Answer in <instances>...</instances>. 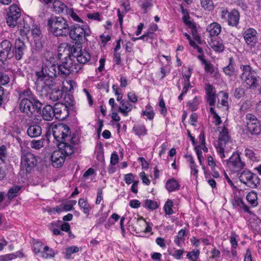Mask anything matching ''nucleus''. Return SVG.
Wrapping results in <instances>:
<instances>
[{"instance_id":"nucleus-1","label":"nucleus","mask_w":261,"mask_h":261,"mask_svg":"<svg viewBox=\"0 0 261 261\" xmlns=\"http://www.w3.org/2000/svg\"><path fill=\"white\" fill-rule=\"evenodd\" d=\"M60 75V69L56 55L52 52L46 51L44 54L41 70L35 72V83L41 88L49 87L51 79Z\"/></svg>"},{"instance_id":"nucleus-2","label":"nucleus","mask_w":261,"mask_h":261,"mask_svg":"<svg viewBox=\"0 0 261 261\" xmlns=\"http://www.w3.org/2000/svg\"><path fill=\"white\" fill-rule=\"evenodd\" d=\"M52 133L57 141L61 143H67L74 145L79 142V138L76 135L71 136V132L68 125L60 123L54 125L52 127Z\"/></svg>"},{"instance_id":"nucleus-3","label":"nucleus","mask_w":261,"mask_h":261,"mask_svg":"<svg viewBox=\"0 0 261 261\" xmlns=\"http://www.w3.org/2000/svg\"><path fill=\"white\" fill-rule=\"evenodd\" d=\"M58 149L54 151L51 155V161L54 167H61L65 162L66 156L74 151V146L67 143H59Z\"/></svg>"},{"instance_id":"nucleus-4","label":"nucleus","mask_w":261,"mask_h":261,"mask_svg":"<svg viewBox=\"0 0 261 261\" xmlns=\"http://www.w3.org/2000/svg\"><path fill=\"white\" fill-rule=\"evenodd\" d=\"M220 133L216 148L217 153L223 159L226 158L231 149L232 142L230 139L228 129L225 127H220Z\"/></svg>"},{"instance_id":"nucleus-5","label":"nucleus","mask_w":261,"mask_h":261,"mask_svg":"<svg viewBox=\"0 0 261 261\" xmlns=\"http://www.w3.org/2000/svg\"><path fill=\"white\" fill-rule=\"evenodd\" d=\"M47 25L50 32L57 37H66L69 32V26L66 19L54 16L48 19Z\"/></svg>"},{"instance_id":"nucleus-6","label":"nucleus","mask_w":261,"mask_h":261,"mask_svg":"<svg viewBox=\"0 0 261 261\" xmlns=\"http://www.w3.org/2000/svg\"><path fill=\"white\" fill-rule=\"evenodd\" d=\"M91 31L89 27L86 24L82 25L75 24L69 27V32L68 35L73 40L82 42L87 39V37L90 36Z\"/></svg>"},{"instance_id":"nucleus-7","label":"nucleus","mask_w":261,"mask_h":261,"mask_svg":"<svg viewBox=\"0 0 261 261\" xmlns=\"http://www.w3.org/2000/svg\"><path fill=\"white\" fill-rule=\"evenodd\" d=\"M42 103L36 98H22L19 104V109L22 113L31 117L36 111L41 110Z\"/></svg>"},{"instance_id":"nucleus-8","label":"nucleus","mask_w":261,"mask_h":261,"mask_svg":"<svg viewBox=\"0 0 261 261\" xmlns=\"http://www.w3.org/2000/svg\"><path fill=\"white\" fill-rule=\"evenodd\" d=\"M62 64L59 65L60 69V75L63 76H67L71 72H77L82 69L83 65L75 62L72 56L67 54Z\"/></svg>"},{"instance_id":"nucleus-9","label":"nucleus","mask_w":261,"mask_h":261,"mask_svg":"<svg viewBox=\"0 0 261 261\" xmlns=\"http://www.w3.org/2000/svg\"><path fill=\"white\" fill-rule=\"evenodd\" d=\"M37 160L36 156L27 151L21 152L20 169L21 171L30 173L37 165Z\"/></svg>"},{"instance_id":"nucleus-10","label":"nucleus","mask_w":261,"mask_h":261,"mask_svg":"<svg viewBox=\"0 0 261 261\" xmlns=\"http://www.w3.org/2000/svg\"><path fill=\"white\" fill-rule=\"evenodd\" d=\"M239 178L241 182L251 188H256L260 183L258 176L247 169L240 173Z\"/></svg>"},{"instance_id":"nucleus-11","label":"nucleus","mask_w":261,"mask_h":261,"mask_svg":"<svg viewBox=\"0 0 261 261\" xmlns=\"http://www.w3.org/2000/svg\"><path fill=\"white\" fill-rule=\"evenodd\" d=\"M229 170L233 173L240 172L245 166V163L242 161L240 155L238 152H233L226 163Z\"/></svg>"},{"instance_id":"nucleus-12","label":"nucleus","mask_w":261,"mask_h":261,"mask_svg":"<svg viewBox=\"0 0 261 261\" xmlns=\"http://www.w3.org/2000/svg\"><path fill=\"white\" fill-rule=\"evenodd\" d=\"M247 130L252 135H259L261 133V126L256 117L252 114L246 116Z\"/></svg>"},{"instance_id":"nucleus-13","label":"nucleus","mask_w":261,"mask_h":261,"mask_svg":"<svg viewBox=\"0 0 261 261\" xmlns=\"http://www.w3.org/2000/svg\"><path fill=\"white\" fill-rule=\"evenodd\" d=\"M14 56L12 43L8 40H4L0 43V61L3 62L11 59Z\"/></svg>"},{"instance_id":"nucleus-14","label":"nucleus","mask_w":261,"mask_h":261,"mask_svg":"<svg viewBox=\"0 0 261 261\" xmlns=\"http://www.w3.org/2000/svg\"><path fill=\"white\" fill-rule=\"evenodd\" d=\"M221 18L227 20L228 24L232 27H236L239 22L240 14L239 12L233 9L230 12L226 9L221 11Z\"/></svg>"},{"instance_id":"nucleus-15","label":"nucleus","mask_w":261,"mask_h":261,"mask_svg":"<svg viewBox=\"0 0 261 261\" xmlns=\"http://www.w3.org/2000/svg\"><path fill=\"white\" fill-rule=\"evenodd\" d=\"M70 53L72 56L76 58L77 61L81 64H84L90 59V54L85 50H82L81 47L72 46L70 49Z\"/></svg>"},{"instance_id":"nucleus-16","label":"nucleus","mask_w":261,"mask_h":261,"mask_svg":"<svg viewBox=\"0 0 261 261\" xmlns=\"http://www.w3.org/2000/svg\"><path fill=\"white\" fill-rule=\"evenodd\" d=\"M54 109L55 117L57 119L63 120L68 116V109L65 105L62 103H57L54 106Z\"/></svg>"},{"instance_id":"nucleus-17","label":"nucleus","mask_w":261,"mask_h":261,"mask_svg":"<svg viewBox=\"0 0 261 261\" xmlns=\"http://www.w3.org/2000/svg\"><path fill=\"white\" fill-rule=\"evenodd\" d=\"M244 40L251 48L254 46L258 41L256 31L252 28L246 30L243 34Z\"/></svg>"},{"instance_id":"nucleus-18","label":"nucleus","mask_w":261,"mask_h":261,"mask_svg":"<svg viewBox=\"0 0 261 261\" xmlns=\"http://www.w3.org/2000/svg\"><path fill=\"white\" fill-rule=\"evenodd\" d=\"M240 68L242 71L240 76L242 83L256 74L255 71L249 65H241Z\"/></svg>"},{"instance_id":"nucleus-19","label":"nucleus","mask_w":261,"mask_h":261,"mask_svg":"<svg viewBox=\"0 0 261 261\" xmlns=\"http://www.w3.org/2000/svg\"><path fill=\"white\" fill-rule=\"evenodd\" d=\"M206 98L207 102L211 106H214L216 102L217 95L213 86L210 84L205 85Z\"/></svg>"},{"instance_id":"nucleus-20","label":"nucleus","mask_w":261,"mask_h":261,"mask_svg":"<svg viewBox=\"0 0 261 261\" xmlns=\"http://www.w3.org/2000/svg\"><path fill=\"white\" fill-rule=\"evenodd\" d=\"M48 4H53L54 11L59 14L68 13L69 9L67 6L60 0H50Z\"/></svg>"},{"instance_id":"nucleus-21","label":"nucleus","mask_w":261,"mask_h":261,"mask_svg":"<svg viewBox=\"0 0 261 261\" xmlns=\"http://www.w3.org/2000/svg\"><path fill=\"white\" fill-rule=\"evenodd\" d=\"M54 107L50 105H46L42 109L41 117L45 121H51L55 117Z\"/></svg>"},{"instance_id":"nucleus-22","label":"nucleus","mask_w":261,"mask_h":261,"mask_svg":"<svg viewBox=\"0 0 261 261\" xmlns=\"http://www.w3.org/2000/svg\"><path fill=\"white\" fill-rule=\"evenodd\" d=\"M15 56L17 60H20L25 49V45L24 43L20 39H17L15 43Z\"/></svg>"},{"instance_id":"nucleus-23","label":"nucleus","mask_w":261,"mask_h":261,"mask_svg":"<svg viewBox=\"0 0 261 261\" xmlns=\"http://www.w3.org/2000/svg\"><path fill=\"white\" fill-rule=\"evenodd\" d=\"M259 77L255 74L252 77H250L248 80L243 82L242 84L247 89L253 90L259 86Z\"/></svg>"},{"instance_id":"nucleus-24","label":"nucleus","mask_w":261,"mask_h":261,"mask_svg":"<svg viewBox=\"0 0 261 261\" xmlns=\"http://www.w3.org/2000/svg\"><path fill=\"white\" fill-rule=\"evenodd\" d=\"M27 133L31 138L38 137L42 134V128L38 124L31 125L29 126Z\"/></svg>"},{"instance_id":"nucleus-25","label":"nucleus","mask_w":261,"mask_h":261,"mask_svg":"<svg viewBox=\"0 0 261 261\" xmlns=\"http://www.w3.org/2000/svg\"><path fill=\"white\" fill-rule=\"evenodd\" d=\"M211 38L212 37L217 36L221 31V27L217 22H213L207 26L206 29Z\"/></svg>"},{"instance_id":"nucleus-26","label":"nucleus","mask_w":261,"mask_h":261,"mask_svg":"<svg viewBox=\"0 0 261 261\" xmlns=\"http://www.w3.org/2000/svg\"><path fill=\"white\" fill-rule=\"evenodd\" d=\"M183 19L184 22L189 25V27L192 29V33L194 39L195 41H196L198 43L201 44V38L197 34V32L195 29V26L193 23H192L189 19V17H187L186 16H184L183 17Z\"/></svg>"},{"instance_id":"nucleus-27","label":"nucleus","mask_w":261,"mask_h":261,"mask_svg":"<svg viewBox=\"0 0 261 261\" xmlns=\"http://www.w3.org/2000/svg\"><path fill=\"white\" fill-rule=\"evenodd\" d=\"M133 106L129 102L125 100H121L118 111L124 116H127L128 113L133 109Z\"/></svg>"},{"instance_id":"nucleus-28","label":"nucleus","mask_w":261,"mask_h":261,"mask_svg":"<svg viewBox=\"0 0 261 261\" xmlns=\"http://www.w3.org/2000/svg\"><path fill=\"white\" fill-rule=\"evenodd\" d=\"M209 45L216 52H222L224 50V47L221 40L211 38Z\"/></svg>"},{"instance_id":"nucleus-29","label":"nucleus","mask_w":261,"mask_h":261,"mask_svg":"<svg viewBox=\"0 0 261 261\" xmlns=\"http://www.w3.org/2000/svg\"><path fill=\"white\" fill-rule=\"evenodd\" d=\"M180 185L175 179H169L166 181V188L171 192L179 189Z\"/></svg>"},{"instance_id":"nucleus-30","label":"nucleus","mask_w":261,"mask_h":261,"mask_svg":"<svg viewBox=\"0 0 261 261\" xmlns=\"http://www.w3.org/2000/svg\"><path fill=\"white\" fill-rule=\"evenodd\" d=\"M217 98L218 103H220L223 106H228V95L226 92L223 91H220L217 94Z\"/></svg>"},{"instance_id":"nucleus-31","label":"nucleus","mask_w":261,"mask_h":261,"mask_svg":"<svg viewBox=\"0 0 261 261\" xmlns=\"http://www.w3.org/2000/svg\"><path fill=\"white\" fill-rule=\"evenodd\" d=\"M229 64L223 68V71L226 75L229 76H231L235 73L234 63L232 58H229Z\"/></svg>"},{"instance_id":"nucleus-32","label":"nucleus","mask_w":261,"mask_h":261,"mask_svg":"<svg viewBox=\"0 0 261 261\" xmlns=\"http://www.w3.org/2000/svg\"><path fill=\"white\" fill-rule=\"evenodd\" d=\"M63 91L60 89H54L50 93L49 98L53 101H56L61 99L63 96Z\"/></svg>"},{"instance_id":"nucleus-33","label":"nucleus","mask_w":261,"mask_h":261,"mask_svg":"<svg viewBox=\"0 0 261 261\" xmlns=\"http://www.w3.org/2000/svg\"><path fill=\"white\" fill-rule=\"evenodd\" d=\"M133 130L138 136H143L147 134V130L143 124H137L134 125Z\"/></svg>"},{"instance_id":"nucleus-34","label":"nucleus","mask_w":261,"mask_h":261,"mask_svg":"<svg viewBox=\"0 0 261 261\" xmlns=\"http://www.w3.org/2000/svg\"><path fill=\"white\" fill-rule=\"evenodd\" d=\"M201 102L200 97L195 96L191 101L187 103V106L192 111H196L198 105Z\"/></svg>"},{"instance_id":"nucleus-35","label":"nucleus","mask_w":261,"mask_h":261,"mask_svg":"<svg viewBox=\"0 0 261 261\" xmlns=\"http://www.w3.org/2000/svg\"><path fill=\"white\" fill-rule=\"evenodd\" d=\"M186 236L185 229H181L178 232V234L175 237L174 242L179 247L181 246V243H184L185 239V236Z\"/></svg>"},{"instance_id":"nucleus-36","label":"nucleus","mask_w":261,"mask_h":261,"mask_svg":"<svg viewBox=\"0 0 261 261\" xmlns=\"http://www.w3.org/2000/svg\"><path fill=\"white\" fill-rule=\"evenodd\" d=\"M24 31H30L32 35L34 37H38L41 34V31L40 28L36 25H33L31 29L30 27L27 24V25H24L23 28Z\"/></svg>"},{"instance_id":"nucleus-37","label":"nucleus","mask_w":261,"mask_h":261,"mask_svg":"<svg viewBox=\"0 0 261 261\" xmlns=\"http://www.w3.org/2000/svg\"><path fill=\"white\" fill-rule=\"evenodd\" d=\"M78 204L81 208L83 210V212L87 215H89L90 206L88 202L85 199L81 198L79 200Z\"/></svg>"},{"instance_id":"nucleus-38","label":"nucleus","mask_w":261,"mask_h":261,"mask_svg":"<svg viewBox=\"0 0 261 261\" xmlns=\"http://www.w3.org/2000/svg\"><path fill=\"white\" fill-rule=\"evenodd\" d=\"M246 199L253 206H256L257 204V194L254 191L250 192L247 195Z\"/></svg>"},{"instance_id":"nucleus-39","label":"nucleus","mask_w":261,"mask_h":261,"mask_svg":"<svg viewBox=\"0 0 261 261\" xmlns=\"http://www.w3.org/2000/svg\"><path fill=\"white\" fill-rule=\"evenodd\" d=\"M142 114L143 116H145L149 120H152L154 116V113L152 107L148 105L145 107V110L143 111Z\"/></svg>"},{"instance_id":"nucleus-40","label":"nucleus","mask_w":261,"mask_h":261,"mask_svg":"<svg viewBox=\"0 0 261 261\" xmlns=\"http://www.w3.org/2000/svg\"><path fill=\"white\" fill-rule=\"evenodd\" d=\"M173 206V201L171 199H168L164 206V210L166 215H170L173 214L174 212L172 209Z\"/></svg>"},{"instance_id":"nucleus-41","label":"nucleus","mask_w":261,"mask_h":261,"mask_svg":"<svg viewBox=\"0 0 261 261\" xmlns=\"http://www.w3.org/2000/svg\"><path fill=\"white\" fill-rule=\"evenodd\" d=\"M8 14H9V15H15L16 17H20L21 15L20 10L16 5H12L9 7V11L8 12Z\"/></svg>"},{"instance_id":"nucleus-42","label":"nucleus","mask_w":261,"mask_h":261,"mask_svg":"<svg viewBox=\"0 0 261 261\" xmlns=\"http://www.w3.org/2000/svg\"><path fill=\"white\" fill-rule=\"evenodd\" d=\"M44 251L42 253V257L44 258H51L54 256L55 253L54 250L46 246L43 248Z\"/></svg>"},{"instance_id":"nucleus-43","label":"nucleus","mask_w":261,"mask_h":261,"mask_svg":"<svg viewBox=\"0 0 261 261\" xmlns=\"http://www.w3.org/2000/svg\"><path fill=\"white\" fill-rule=\"evenodd\" d=\"M44 139L33 140L31 142L30 146L32 148L39 149L44 146Z\"/></svg>"},{"instance_id":"nucleus-44","label":"nucleus","mask_w":261,"mask_h":261,"mask_svg":"<svg viewBox=\"0 0 261 261\" xmlns=\"http://www.w3.org/2000/svg\"><path fill=\"white\" fill-rule=\"evenodd\" d=\"M252 106V102L249 100L244 101L240 108L241 113H245L249 111Z\"/></svg>"},{"instance_id":"nucleus-45","label":"nucleus","mask_w":261,"mask_h":261,"mask_svg":"<svg viewBox=\"0 0 261 261\" xmlns=\"http://www.w3.org/2000/svg\"><path fill=\"white\" fill-rule=\"evenodd\" d=\"M8 94L4 88L0 86V107L8 100Z\"/></svg>"},{"instance_id":"nucleus-46","label":"nucleus","mask_w":261,"mask_h":261,"mask_svg":"<svg viewBox=\"0 0 261 261\" xmlns=\"http://www.w3.org/2000/svg\"><path fill=\"white\" fill-rule=\"evenodd\" d=\"M19 18V17H16L15 15H9V14H7L6 20L8 25L10 27H14L17 24V20Z\"/></svg>"},{"instance_id":"nucleus-47","label":"nucleus","mask_w":261,"mask_h":261,"mask_svg":"<svg viewBox=\"0 0 261 261\" xmlns=\"http://www.w3.org/2000/svg\"><path fill=\"white\" fill-rule=\"evenodd\" d=\"M244 154L246 157L252 161H255L257 160V157L256 156V154L252 149L250 148H246L245 149Z\"/></svg>"},{"instance_id":"nucleus-48","label":"nucleus","mask_w":261,"mask_h":261,"mask_svg":"<svg viewBox=\"0 0 261 261\" xmlns=\"http://www.w3.org/2000/svg\"><path fill=\"white\" fill-rule=\"evenodd\" d=\"M21 187L20 186H14L11 188L8 193V196L9 199H12L17 195L18 192Z\"/></svg>"},{"instance_id":"nucleus-49","label":"nucleus","mask_w":261,"mask_h":261,"mask_svg":"<svg viewBox=\"0 0 261 261\" xmlns=\"http://www.w3.org/2000/svg\"><path fill=\"white\" fill-rule=\"evenodd\" d=\"M200 254V251L198 249L194 250L189 252L187 256L191 261H197Z\"/></svg>"},{"instance_id":"nucleus-50","label":"nucleus","mask_w":261,"mask_h":261,"mask_svg":"<svg viewBox=\"0 0 261 261\" xmlns=\"http://www.w3.org/2000/svg\"><path fill=\"white\" fill-rule=\"evenodd\" d=\"M79 251V248L77 246H73L69 247L66 249L65 253V257L67 259L70 258L72 254L76 253Z\"/></svg>"},{"instance_id":"nucleus-51","label":"nucleus","mask_w":261,"mask_h":261,"mask_svg":"<svg viewBox=\"0 0 261 261\" xmlns=\"http://www.w3.org/2000/svg\"><path fill=\"white\" fill-rule=\"evenodd\" d=\"M245 94V90L244 88L239 87L234 89L233 96L236 98L240 99L243 97Z\"/></svg>"},{"instance_id":"nucleus-52","label":"nucleus","mask_w":261,"mask_h":261,"mask_svg":"<svg viewBox=\"0 0 261 261\" xmlns=\"http://www.w3.org/2000/svg\"><path fill=\"white\" fill-rule=\"evenodd\" d=\"M10 82L9 75L4 72L0 71V85L5 86Z\"/></svg>"},{"instance_id":"nucleus-53","label":"nucleus","mask_w":261,"mask_h":261,"mask_svg":"<svg viewBox=\"0 0 261 261\" xmlns=\"http://www.w3.org/2000/svg\"><path fill=\"white\" fill-rule=\"evenodd\" d=\"M8 157L7 148L5 145L0 146V160L5 163Z\"/></svg>"},{"instance_id":"nucleus-54","label":"nucleus","mask_w":261,"mask_h":261,"mask_svg":"<svg viewBox=\"0 0 261 261\" xmlns=\"http://www.w3.org/2000/svg\"><path fill=\"white\" fill-rule=\"evenodd\" d=\"M145 206L150 210H154L157 208L158 205L155 201L150 199H146L145 201Z\"/></svg>"},{"instance_id":"nucleus-55","label":"nucleus","mask_w":261,"mask_h":261,"mask_svg":"<svg viewBox=\"0 0 261 261\" xmlns=\"http://www.w3.org/2000/svg\"><path fill=\"white\" fill-rule=\"evenodd\" d=\"M201 4L202 7L205 10L210 11L213 9L212 0H201Z\"/></svg>"},{"instance_id":"nucleus-56","label":"nucleus","mask_w":261,"mask_h":261,"mask_svg":"<svg viewBox=\"0 0 261 261\" xmlns=\"http://www.w3.org/2000/svg\"><path fill=\"white\" fill-rule=\"evenodd\" d=\"M235 204L239 206L240 208H243L244 211L248 212L249 207L246 205L242 198H237L236 199Z\"/></svg>"},{"instance_id":"nucleus-57","label":"nucleus","mask_w":261,"mask_h":261,"mask_svg":"<svg viewBox=\"0 0 261 261\" xmlns=\"http://www.w3.org/2000/svg\"><path fill=\"white\" fill-rule=\"evenodd\" d=\"M67 14H69L70 16L74 21L82 22L83 24L84 23L82 19L73 11L72 9H69Z\"/></svg>"},{"instance_id":"nucleus-58","label":"nucleus","mask_w":261,"mask_h":261,"mask_svg":"<svg viewBox=\"0 0 261 261\" xmlns=\"http://www.w3.org/2000/svg\"><path fill=\"white\" fill-rule=\"evenodd\" d=\"M16 257V255H15L14 253H10L0 256V260L9 261L14 259Z\"/></svg>"},{"instance_id":"nucleus-59","label":"nucleus","mask_w":261,"mask_h":261,"mask_svg":"<svg viewBox=\"0 0 261 261\" xmlns=\"http://www.w3.org/2000/svg\"><path fill=\"white\" fill-rule=\"evenodd\" d=\"M202 64L204 65V69L206 72L213 73L214 71L212 64L209 63L206 60L202 61Z\"/></svg>"},{"instance_id":"nucleus-60","label":"nucleus","mask_w":261,"mask_h":261,"mask_svg":"<svg viewBox=\"0 0 261 261\" xmlns=\"http://www.w3.org/2000/svg\"><path fill=\"white\" fill-rule=\"evenodd\" d=\"M75 204V200L69 201L67 203L64 204L63 208L66 211H70L72 209L73 205Z\"/></svg>"},{"instance_id":"nucleus-61","label":"nucleus","mask_w":261,"mask_h":261,"mask_svg":"<svg viewBox=\"0 0 261 261\" xmlns=\"http://www.w3.org/2000/svg\"><path fill=\"white\" fill-rule=\"evenodd\" d=\"M135 175L132 173H128L124 175V180L126 184L129 185L134 181Z\"/></svg>"},{"instance_id":"nucleus-62","label":"nucleus","mask_w":261,"mask_h":261,"mask_svg":"<svg viewBox=\"0 0 261 261\" xmlns=\"http://www.w3.org/2000/svg\"><path fill=\"white\" fill-rule=\"evenodd\" d=\"M199 137L200 138V140H201L202 144L201 146L200 147V149H202L204 152H206L208 151V148L205 146V142L203 132H202L200 134Z\"/></svg>"},{"instance_id":"nucleus-63","label":"nucleus","mask_w":261,"mask_h":261,"mask_svg":"<svg viewBox=\"0 0 261 261\" xmlns=\"http://www.w3.org/2000/svg\"><path fill=\"white\" fill-rule=\"evenodd\" d=\"M118 160L119 158L117 153L116 152L112 153L111 156V164L115 165L118 163Z\"/></svg>"},{"instance_id":"nucleus-64","label":"nucleus","mask_w":261,"mask_h":261,"mask_svg":"<svg viewBox=\"0 0 261 261\" xmlns=\"http://www.w3.org/2000/svg\"><path fill=\"white\" fill-rule=\"evenodd\" d=\"M102 189L101 188H98L97 189V198L95 202L96 204H99L102 200Z\"/></svg>"}]
</instances>
